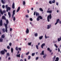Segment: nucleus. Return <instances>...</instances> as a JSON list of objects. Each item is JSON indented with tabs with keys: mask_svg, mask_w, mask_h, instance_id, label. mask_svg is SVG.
Wrapping results in <instances>:
<instances>
[{
	"mask_svg": "<svg viewBox=\"0 0 61 61\" xmlns=\"http://www.w3.org/2000/svg\"><path fill=\"white\" fill-rule=\"evenodd\" d=\"M51 18H52L51 14H50L49 15H48L47 16V20L48 22H49V19H51Z\"/></svg>",
	"mask_w": 61,
	"mask_h": 61,
	"instance_id": "obj_1",
	"label": "nucleus"
},
{
	"mask_svg": "<svg viewBox=\"0 0 61 61\" xmlns=\"http://www.w3.org/2000/svg\"><path fill=\"white\" fill-rule=\"evenodd\" d=\"M39 18L40 19H43V17H42L40 15L37 18V21H39V20H40Z\"/></svg>",
	"mask_w": 61,
	"mask_h": 61,
	"instance_id": "obj_2",
	"label": "nucleus"
},
{
	"mask_svg": "<svg viewBox=\"0 0 61 61\" xmlns=\"http://www.w3.org/2000/svg\"><path fill=\"white\" fill-rule=\"evenodd\" d=\"M7 24H6L5 25V31L6 33H7V31H8V30H7V28H8V27H7Z\"/></svg>",
	"mask_w": 61,
	"mask_h": 61,
	"instance_id": "obj_3",
	"label": "nucleus"
},
{
	"mask_svg": "<svg viewBox=\"0 0 61 61\" xmlns=\"http://www.w3.org/2000/svg\"><path fill=\"white\" fill-rule=\"evenodd\" d=\"M0 54L2 55H4L5 54V52L4 50H2L0 52Z\"/></svg>",
	"mask_w": 61,
	"mask_h": 61,
	"instance_id": "obj_4",
	"label": "nucleus"
},
{
	"mask_svg": "<svg viewBox=\"0 0 61 61\" xmlns=\"http://www.w3.org/2000/svg\"><path fill=\"white\" fill-rule=\"evenodd\" d=\"M15 10H14L13 11V14L12 15V18H14V15H15Z\"/></svg>",
	"mask_w": 61,
	"mask_h": 61,
	"instance_id": "obj_5",
	"label": "nucleus"
},
{
	"mask_svg": "<svg viewBox=\"0 0 61 61\" xmlns=\"http://www.w3.org/2000/svg\"><path fill=\"white\" fill-rule=\"evenodd\" d=\"M3 25V20H0V26Z\"/></svg>",
	"mask_w": 61,
	"mask_h": 61,
	"instance_id": "obj_6",
	"label": "nucleus"
},
{
	"mask_svg": "<svg viewBox=\"0 0 61 61\" xmlns=\"http://www.w3.org/2000/svg\"><path fill=\"white\" fill-rule=\"evenodd\" d=\"M52 11L51 10H47V13H50V14H51V13H52Z\"/></svg>",
	"mask_w": 61,
	"mask_h": 61,
	"instance_id": "obj_7",
	"label": "nucleus"
},
{
	"mask_svg": "<svg viewBox=\"0 0 61 61\" xmlns=\"http://www.w3.org/2000/svg\"><path fill=\"white\" fill-rule=\"evenodd\" d=\"M45 46V43L42 44L41 46V48L42 49L43 48V47H44Z\"/></svg>",
	"mask_w": 61,
	"mask_h": 61,
	"instance_id": "obj_8",
	"label": "nucleus"
},
{
	"mask_svg": "<svg viewBox=\"0 0 61 61\" xmlns=\"http://www.w3.org/2000/svg\"><path fill=\"white\" fill-rule=\"evenodd\" d=\"M2 19H4L5 20H6V18L5 16H3L2 17Z\"/></svg>",
	"mask_w": 61,
	"mask_h": 61,
	"instance_id": "obj_9",
	"label": "nucleus"
},
{
	"mask_svg": "<svg viewBox=\"0 0 61 61\" xmlns=\"http://www.w3.org/2000/svg\"><path fill=\"white\" fill-rule=\"evenodd\" d=\"M59 19H58L56 20V22L55 24V25H57V24H58V22H59Z\"/></svg>",
	"mask_w": 61,
	"mask_h": 61,
	"instance_id": "obj_10",
	"label": "nucleus"
},
{
	"mask_svg": "<svg viewBox=\"0 0 61 61\" xmlns=\"http://www.w3.org/2000/svg\"><path fill=\"white\" fill-rule=\"evenodd\" d=\"M15 7V3H13L12 5V8H13V9H14Z\"/></svg>",
	"mask_w": 61,
	"mask_h": 61,
	"instance_id": "obj_11",
	"label": "nucleus"
},
{
	"mask_svg": "<svg viewBox=\"0 0 61 61\" xmlns=\"http://www.w3.org/2000/svg\"><path fill=\"white\" fill-rule=\"evenodd\" d=\"M61 40V36H60V38H58V42L60 41Z\"/></svg>",
	"mask_w": 61,
	"mask_h": 61,
	"instance_id": "obj_12",
	"label": "nucleus"
},
{
	"mask_svg": "<svg viewBox=\"0 0 61 61\" xmlns=\"http://www.w3.org/2000/svg\"><path fill=\"white\" fill-rule=\"evenodd\" d=\"M29 29H28V28L27 29V30L26 31V33L27 34H28V33H29Z\"/></svg>",
	"mask_w": 61,
	"mask_h": 61,
	"instance_id": "obj_13",
	"label": "nucleus"
},
{
	"mask_svg": "<svg viewBox=\"0 0 61 61\" xmlns=\"http://www.w3.org/2000/svg\"><path fill=\"white\" fill-rule=\"evenodd\" d=\"M20 7H19L18 8V9L17 10L16 12H18L19 11V10H20Z\"/></svg>",
	"mask_w": 61,
	"mask_h": 61,
	"instance_id": "obj_14",
	"label": "nucleus"
},
{
	"mask_svg": "<svg viewBox=\"0 0 61 61\" xmlns=\"http://www.w3.org/2000/svg\"><path fill=\"white\" fill-rule=\"evenodd\" d=\"M1 37L2 38H4L5 37V34H3L2 35Z\"/></svg>",
	"mask_w": 61,
	"mask_h": 61,
	"instance_id": "obj_15",
	"label": "nucleus"
},
{
	"mask_svg": "<svg viewBox=\"0 0 61 61\" xmlns=\"http://www.w3.org/2000/svg\"><path fill=\"white\" fill-rule=\"evenodd\" d=\"M8 15L9 16V18H10L11 17V14L9 11L8 12Z\"/></svg>",
	"mask_w": 61,
	"mask_h": 61,
	"instance_id": "obj_16",
	"label": "nucleus"
},
{
	"mask_svg": "<svg viewBox=\"0 0 61 61\" xmlns=\"http://www.w3.org/2000/svg\"><path fill=\"white\" fill-rule=\"evenodd\" d=\"M59 58L58 57H57L56 58V59L55 61H59Z\"/></svg>",
	"mask_w": 61,
	"mask_h": 61,
	"instance_id": "obj_17",
	"label": "nucleus"
},
{
	"mask_svg": "<svg viewBox=\"0 0 61 61\" xmlns=\"http://www.w3.org/2000/svg\"><path fill=\"white\" fill-rule=\"evenodd\" d=\"M11 52L12 53H13V51H14V49H13V48H11Z\"/></svg>",
	"mask_w": 61,
	"mask_h": 61,
	"instance_id": "obj_18",
	"label": "nucleus"
},
{
	"mask_svg": "<svg viewBox=\"0 0 61 61\" xmlns=\"http://www.w3.org/2000/svg\"><path fill=\"white\" fill-rule=\"evenodd\" d=\"M43 36H40L39 37V39H40V40H41V39L43 38Z\"/></svg>",
	"mask_w": 61,
	"mask_h": 61,
	"instance_id": "obj_19",
	"label": "nucleus"
},
{
	"mask_svg": "<svg viewBox=\"0 0 61 61\" xmlns=\"http://www.w3.org/2000/svg\"><path fill=\"white\" fill-rule=\"evenodd\" d=\"M3 39L2 38H1L0 39V42H2L3 41Z\"/></svg>",
	"mask_w": 61,
	"mask_h": 61,
	"instance_id": "obj_20",
	"label": "nucleus"
},
{
	"mask_svg": "<svg viewBox=\"0 0 61 61\" xmlns=\"http://www.w3.org/2000/svg\"><path fill=\"white\" fill-rule=\"evenodd\" d=\"M44 55V51H43L41 52V54H40L41 55Z\"/></svg>",
	"mask_w": 61,
	"mask_h": 61,
	"instance_id": "obj_21",
	"label": "nucleus"
},
{
	"mask_svg": "<svg viewBox=\"0 0 61 61\" xmlns=\"http://www.w3.org/2000/svg\"><path fill=\"white\" fill-rule=\"evenodd\" d=\"M2 30L3 31V32H4V33H5V28H4L2 29Z\"/></svg>",
	"mask_w": 61,
	"mask_h": 61,
	"instance_id": "obj_22",
	"label": "nucleus"
},
{
	"mask_svg": "<svg viewBox=\"0 0 61 61\" xmlns=\"http://www.w3.org/2000/svg\"><path fill=\"white\" fill-rule=\"evenodd\" d=\"M17 57H20V54H19L18 55H16Z\"/></svg>",
	"mask_w": 61,
	"mask_h": 61,
	"instance_id": "obj_23",
	"label": "nucleus"
},
{
	"mask_svg": "<svg viewBox=\"0 0 61 61\" xmlns=\"http://www.w3.org/2000/svg\"><path fill=\"white\" fill-rule=\"evenodd\" d=\"M0 13L2 15H3V12H2V10H0Z\"/></svg>",
	"mask_w": 61,
	"mask_h": 61,
	"instance_id": "obj_24",
	"label": "nucleus"
},
{
	"mask_svg": "<svg viewBox=\"0 0 61 61\" xmlns=\"http://www.w3.org/2000/svg\"><path fill=\"white\" fill-rule=\"evenodd\" d=\"M39 10L41 11V12H43V10L42 9V8H40Z\"/></svg>",
	"mask_w": 61,
	"mask_h": 61,
	"instance_id": "obj_25",
	"label": "nucleus"
},
{
	"mask_svg": "<svg viewBox=\"0 0 61 61\" xmlns=\"http://www.w3.org/2000/svg\"><path fill=\"white\" fill-rule=\"evenodd\" d=\"M36 16H37V15L39 16V13H37V12H36Z\"/></svg>",
	"mask_w": 61,
	"mask_h": 61,
	"instance_id": "obj_26",
	"label": "nucleus"
},
{
	"mask_svg": "<svg viewBox=\"0 0 61 61\" xmlns=\"http://www.w3.org/2000/svg\"><path fill=\"white\" fill-rule=\"evenodd\" d=\"M46 55L45 54V55H44L43 56V58H44V59H45V58H46Z\"/></svg>",
	"mask_w": 61,
	"mask_h": 61,
	"instance_id": "obj_27",
	"label": "nucleus"
},
{
	"mask_svg": "<svg viewBox=\"0 0 61 61\" xmlns=\"http://www.w3.org/2000/svg\"><path fill=\"white\" fill-rule=\"evenodd\" d=\"M56 56H55L53 58V61H54V60H55V58H56Z\"/></svg>",
	"mask_w": 61,
	"mask_h": 61,
	"instance_id": "obj_28",
	"label": "nucleus"
},
{
	"mask_svg": "<svg viewBox=\"0 0 61 61\" xmlns=\"http://www.w3.org/2000/svg\"><path fill=\"white\" fill-rule=\"evenodd\" d=\"M7 9L8 10H9V11H10V10H11V8L9 7H8Z\"/></svg>",
	"mask_w": 61,
	"mask_h": 61,
	"instance_id": "obj_29",
	"label": "nucleus"
},
{
	"mask_svg": "<svg viewBox=\"0 0 61 61\" xmlns=\"http://www.w3.org/2000/svg\"><path fill=\"white\" fill-rule=\"evenodd\" d=\"M6 23L7 24H9V21H8V20H6Z\"/></svg>",
	"mask_w": 61,
	"mask_h": 61,
	"instance_id": "obj_30",
	"label": "nucleus"
},
{
	"mask_svg": "<svg viewBox=\"0 0 61 61\" xmlns=\"http://www.w3.org/2000/svg\"><path fill=\"white\" fill-rule=\"evenodd\" d=\"M35 55V53H33L31 55L33 56H34Z\"/></svg>",
	"mask_w": 61,
	"mask_h": 61,
	"instance_id": "obj_31",
	"label": "nucleus"
},
{
	"mask_svg": "<svg viewBox=\"0 0 61 61\" xmlns=\"http://www.w3.org/2000/svg\"><path fill=\"white\" fill-rule=\"evenodd\" d=\"M31 58V56H28V60H29V59H30Z\"/></svg>",
	"mask_w": 61,
	"mask_h": 61,
	"instance_id": "obj_32",
	"label": "nucleus"
},
{
	"mask_svg": "<svg viewBox=\"0 0 61 61\" xmlns=\"http://www.w3.org/2000/svg\"><path fill=\"white\" fill-rule=\"evenodd\" d=\"M36 48H37V49H38V45H36Z\"/></svg>",
	"mask_w": 61,
	"mask_h": 61,
	"instance_id": "obj_33",
	"label": "nucleus"
},
{
	"mask_svg": "<svg viewBox=\"0 0 61 61\" xmlns=\"http://www.w3.org/2000/svg\"><path fill=\"white\" fill-rule=\"evenodd\" d=\"M15 49L17 50V51H18V47H16L15 48Z\"/></svg>",
	"mask_w": 61,
	"mask_h": 61,
	"instance_id": "obj_34",
	"label": "nucleus"
},
{
	"mask_svg": "<svg viewBox=\"0 0 61 61\" xmlns=\"http://www.w3.org/2000/svg\"><path fill=\"white\" fill-rule=\"evenodd\" d=\"M4 52H5V53H7V50H6L5 49H4Z\"/></svg>",
	"mask_w": 61,
	"mask_h": 61,
	"instance_id": "obj_35",
	"label": "nucleus"
},
{
	"mask_svg": "<svg viewBox=\"0 0 61 61\" xmlns=\"http://www.w3.org/2000/svg\"><path fill=\"white\" fill-rule=\"evenodd\" d=\"M47 29H49V28H50V26H49V25H47Z\"/></svg>",
	"mask_w": 61,
	"mask_h": 61,
	"instance_id": "obj_36",
	"label": "nucleus"
},
{
	"mask_svg": "<svg viewBox=\"0 0 61 61\" xmlns=\"http://www.w3.org/2000/svg\"><path fill=\"white\" fill-rule=\"evenodd\" d=\"M32 43L31 42H29L28 43V45H29V46H31V44Z\"/></svg>",
	"mask_w": 61,
	"mask_h": 61,
	"instance_id": "obj_37",
	"label": "nucleus"
},
{
	"mask_svg": "<svg viewBox=\"0 0 61 61\" xmlns=\"http://www.w3.org/2000/svg\"><path fill=\"white\" fill-rule=\"evenodd\" d=\"M10 46H7V48H8V49H10Z\"/></svg>",
	"mask_w": 61,
	"mask_h": 61,
	"instance_id": "obj_38",
	"label": "nucleus"
},
{
	"mask_svg": "<svg viewBox=\"0 0 61 61\" xmlns=\"http://www.w3.org/2000/svg\"><path fill=\"white\" fill-rule=\"evenodd\" d=\"M13 20L14 21H15V17H14L13 19Z\"/></svg>",
	"mask_w": 61,
	"mask_h": 61,
	"instance_id": "obj_39",
	"label": "nucleus"
},
{
	"mask_svg": "<svg viewBox=\"0 0 61 61\" xmlns=\"http://www.w3.org/2000/svg\"><path fill=\"white\" fill-rule=\"evenodd\" d=\"M24 57V55H23V54H22V55H21V58H23Z\"/></svg>",
	"mask_w": 61,
	"mask_h": 61,
	"instance_id": "obj_40",
	"label": "nucleus"
},
{
	"mask_svg": "<svg viewBox=\"0 0 61 61\" xmlns=\"http://www.w3.org/2000/svg\"><path fill=\"white\" fill-rule=\"evenodd\" d=\"M52 3H55V0H53V1H52Z\"/></svg>",
	"mask_w": 61,
	"mask_h": 61,
	"instance_id": "obj_41",
	"label": "nucleus"
},
{
	"mask_svg": "<svg viewBox=\"0 0 61 61\" xmlns=\"http://www.w3.org/2000/svg\"><path fill=\"white\" fill-rule=\"evenodd\" d=\"M6 56H10V54L9 53H7Z\"/></svg>",
	"mask_w": 61,
	"mask_h": 61,
	"instance_id": "obj_42",
	"label": "nucleus"
},
{
	"mask_svg": "<svg viewBox=\"0 0 61 61\" xmlns=\"http://www.w3.org/2000/svg\"><path fill=\"white\" fill-rule=\"evenodd\" d=\"M1 2L3 4H4L5 3V2L3 0H1Z\"/></svg>",
	"mask_w": 61,
	"mask_h": 61,
	"instance_id": "obj_43",
	"label": "nucleus"
},
{
	"mask_svg": "<svg viewBox=\"0 0 61 61\" xmlns=\"http://www.w3.org/2000/svg\"><path fill=\"white\" fill-rule=\"evenodd\" d=\"M37 33H36L35 34V36H37Z\"/></svg>",
	"mask_w": 61,
	"mask_h": 61,
	"instance_id": "obj_44",
	"label": "nucleus"
},
{
	"mask_svg": "<svg viewBox=\"0 0 61 61\" xmlns=\"http://www.w3.org/2000/svg\"><path fill=\"white\" fill-rule=\"evenodd\" d=\"M49 4H52V1H49Z\"/></svg>",
	"mask_w": 61,
	"mask_h": 61,
	"instance_id": "obj_45",
	"label": "nucleus"
},
{
	"mask_svg": "<svg viewBox=\"0 0 61 61\" xmlns=\"http://www.w3.org/2000/svg\"><path fill=\"white\" fill-rule=\"evenodd\" d=\"M45 38H47L48 37H49L46 36V34H45Z\"/></svg>",
	"mask_w": 61,
	"mask_h": 61,
	"instance_id": "obj_46",
	"label": "nucleus"
},
{
	"mask_svg": "<svg viewBox=\"0 0 61 61\" xmlns=\"http://www.w3.org/2000/svg\"><path fill=\"white\" fill-rule=\"evenodd\" d=\"M23 5H25V1H23Z\"/></svg>",
	"mask_w": 61,
	"mask_h": 61,
	"instance_id": "obj_47",
	"label": "nucleus"
},
{
	"mask_svg": "<svg viewBox=\"0 0 61 61\" xmlns=\"http://www.w3.org/2000/svg\"><path fill=\"white\" fill-rule=\"evenodd\" d=\"M9 45L10 46H12V43H10L9 44Z\"/></svg>",
	"mask_w": 61,
	"mask_h": 61,
	"instance_id": "obj_48",
	"label": "nucleus"
},
{
	"mask_svg": "<svg viewBox=\"0 0 61 61\" xmlns=\"http://www.w3.org/2000/svg\"><path fill=\"white\" fill-rule=\"evenodd\" d=\"M30 20L31 21H33V19H32V18H30Z\"/></svg>",
	"mask_w": 61,
	"mask_h": 61,
	"instance_id": "obj_49",
	"label": "nucleus"
},
{
	"mask_svg": "<svg viewBox=\"0 0 61 61\" xmlns=\"http://www.w3.org/2000/svg\"><path fill=\"white\" fill-rule=\"evenodd\" d=\"M29 54V52H28L26 53V55H28Z\"/></svg>",
	"mask_w": 61,
	"mask_h": 61,
	"instance_id": "obj_50",
	"label": "nucleus"
},
{
	"mask_svg": "<svg viewBox=\"0 0 61 61\" xmlns=\"http://www.w3.org/2000/svg\"><path fill=\"white\" fill-rule=\"evenodd\" d=\"M28 17H29V16H28V15H26V17H27V18H28Z\"/></svg>",
	"mask_w": 61,
	"mask_h": 61,
	"instance_id": "obj_51",
	"label": "nucleus"
},
{
	"mask_svg": "<svg viewBox=\"0 0 61 61\" xmlns=\"http://www.w3.org/2000/svg\"><path fill=\"white\" fill-rule=\"evenodd\" d=\"M8 5H6L5 6L6 8H7H7H8Z\"/></svg>",
	"mask_w": 61,
	"mask_h": 61,
	"instance_id": "obj_52",
	"label": "nucleus"
},
{
	"mask_svg": "<svg viewBox=\"0 0 61 61\" xmlns=\"http://www.w3.org/2000/svg\"><path fill=\"white\" fill-rule=\"evenodd\" d=\"M47 50L48 51H49L50 50V48H48L47 49Z\"/></svg>",
	"mask_w": 61,
	"mask_h": 61,
	"instance_id": "obj_53",
	"label": "nucleus"
},
{
	"mask_svg": "<svg viewBox=\"0 0 61 61\" xmlns=\"http://www.w3.org/2000/svg\"><path fill=\"white\" fill-rule=\"evenodd\" d=\"M5 5H2V8H5Z\"/></svg>",
	"mask_w": 61,
	"mask_h": 61,
	"instance_id": "obj_54",
	"label": "nucleus"
},
{
	"mask_svg": "<svg viewBox=\"0 0 61 61\" xmlns=\"http://www.w3.org/2000/svg\"><path fill=\"white\" fill-rule=\"evenodd\" d=\"M19 50H20V51H21V48H19Z\"/></svg>",
	"mask_w": 61,
	"mask_h": 61,
	"instance_id": "obj_55",
	"label": "nucleus"
},
{
	"mask_svg": "<svg viewBox=\"0 0 61 61\" xmlns=\"http://www.w3.org/2000/svg\"><path fill=\"white\" fill-rule=\"evenodd\" d=\"M38 58H39V57H37L36 58V60H37L38 59Z\"/></svg>",
	"mask_w": 61,
	"mask_h": 61,
	"instance_id": "obj_56",
	"label": "nucleus"
},
{
	"mask_svg": "<svg viewBox=\"0 0 61 61\" xmlns=\"http://www.w3.org/2000/svg\"><path fill=\"white\" fill-rule=\"evenodd\" d=\"M36 12L35 11L34 12V15H36Z\"/></svg>",
	"mask_w": 61,
	"mask_h": 61,
	"instance_id": "obj_57",
	"label": "nucleus"
},
{
	"mask_svg": "<svg viewBox=\"0 0 61 61\" xmlns=\"http://www.w3.org/2000/svg\"><path fill=\"white\" fill-rule=\"evenodd\" d=\"M27 11L28 13H29V10H27Z\"/></svg>",
	"mask_w": 61,
	"mask_h": 61,
	"instance_id": "obj_58",
	"label": "nucleus"
},
{
	"mask_svg": "<svg viewBox=\"0 0 61 61\" xmlns=\"http://www.w3.org/2000/svg\"><path fill=\"white\" fill-rule=\"evenodd\" d=\"M59 24H61V21H60V20H59Z\"/></svg>",
	"mask_w": 61,
	"mask_h": 61,
	"instance_id": "obj_59",
	"label": "nucleus"
},
{
	"mask_svg": "<svg viewBox=\"0 0 61 61\" xmlns=\"http://www.w3.org/2000/svg\"><path fill=\"white\" fill-rule=\"evenodd\" d=\"M56 5H58V2H56Z\"/></svg>",
	"mask_w": 61,
	"mask_h": 61,
	"instance_id": "obj_60",
	"label": "nucleus"
},
{
	"mask_svg": "<svg viewBox=\"0 0 61 61\" xmlns=\"http://www.w3.org/2000/svg\"><path fill=\"white\" fill-rule=\"evenodd\" d=\"M3 12L4 13H5L6 12L5 10H4L3 11Z\"/></svg>",
	"mask_w": 61,
	"mask_h": 61,
	"instance_id": "obj_61",
	"label": "nucleus"
},
{
	"mask_svg": "<svg viewBox=\"0 0 61 61\" xmlns=\"http://www.w3.org/2000/svg\"><path fill=\"white\" fill-rule=\"evenodd\" d=\"M10 31H12V28H10Z\"/></svg>",
	"mask_w": 61,
	"mask_h": 61,
	"instance_id": "obj_62",
	"label": "nucleus"
},
{
	"mask_svg": "<svg viewBox=\"0 0 61 61\" xmlns=\"http://www.w3.org/2000/svg\"><path fill=\"white\" fill-rule=\"evenodd\" d=\"M19 53H20V52L19 51H18V52H17V54H19Z\"/></svg>",
	"mask_w": 61,
	"mask_h": 61,
	"instance_id": "obj_63",
	"label": "nucleus"
},
{
	"mask_svg": "<svg viewBox=\"0 0 61 61\" xmlns=\"http://www.w3.org/2000/svg\"><path fill=\"white\" fill-rule=\"evenodd\" d=\"M58 51L59 52H60V49H59V48H58Z\"/></svg>",
	"mask_w": 61,
	"mask_h": 61,
	"instance_id": "obj_64",
	"label": "nucleus"
}]
</instances>
